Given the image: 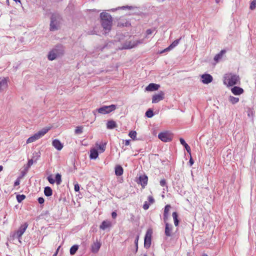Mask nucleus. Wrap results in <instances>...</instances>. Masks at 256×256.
I'll return each instance as SVG.
<instances>
[{
  "mask_svg": "<svg viewBox=\"0 0 256 256\" xmlns=\"http://www.w3.org/2000/svg\"><path fill=\"white\" fill-rule=\"evenodd\" d=\"M101 24L106 31V33L109 32L112 26V18L110 14L106 12H102L100 14Z\"/></svg>",
  "mask_w": 256,
  "mask_h": 256,
  "instance_id": "obj_1",
  "label": "nucleus"
},
{
  "mask_svg": "<svg viewBox=\"0 0 256 256\" xmlns=\"http://www.w3.org/2000/svg\"><path fill=\"white\" fill-rule=\"evenodd\" d=\"M64 49L62 45H57L48 53V58L50 60H54L64 54Z\"/></svg>",
  "mask_w": 256,
  "mask_h": 256,
  "instance_id": "obj_2",
  "label": "nucleus"
},
{
  "mask_svg": "<svg viewBox=\"0 0 256 256\" xmlns=\"http://www.w3.org/2000/svg\"><path fill=\"white\" fill-rule=\"evenodd\" d=\"M240 81V77L236 74H226L224 76V84L228 86H233L238 84Z\"/></svg>",
  "mask_w": 256,
  "mask_h": 256,
  "instance_id": "obj_3",
  "label": "nucleus"
},
{
  "mask_svg": "<svg viewBox=\"0 0 256 256\" xmlns=\"http://www.w3.org/2000/svg\"><path fill=\"white\" fill-rule=\"evenodd\" d=\"M60 15L53 14L50 18V31H54L58 30V26L60 23Z\"/></svg>",
  "mask_w": 256,
  "mask_h": 256,
  "instance_id": "obj_4",
  "label": "nucleus"
},
{
  "mask_svg": "<svg viewBox=\"0 0 256 256\" xmlns=\"http://www.w3.org/2000/svg\"><path fill=\"white\" fill-rule=\"evenodd\" d=\"M117 106L115 104H111L110 106H103L100 108L96 110V111L100 114H106L114 112Z\"/></svg>",
  "mask_w": 256,
  "mask_h": 256,
  "instance_id": "obj_5",
  "label": "nucleus"
},
{
  "mask_svg": "<svg viewBox=\"0 0 256 256\" xmlns=\"http://www.w3.org/2000/svg\"><path fill=\"white\" fill-rule=\"evenodd\" d=\"M152 230H148L146 234L144 240V246L146 248H148L151 244Z\"/></svg>",
  "mask_w": 256,
  "mask_h": 256,
  "instance_id": "obj_6",
  "label": "nucleus"
},
{
  "mask_svg": "<svg viewBox=\"0 0 256 256\" xmlns=\"http://www.w3.org/2000/svg\"><path fill=\"white\" fill-rule=\"evenodd\" d=\"M172 136L168 132H162L158 134V138L164 142H168L172 140Z\"/></svg>",
  "mask_w": 256,
  "mask_h": 256,
  "instance_id": "obj_7",
  "label": "nucleus"
},
{
  "mask_svg": "<svg viewBox=\"0 0 256 256\" xmlns=\"http://www.w3.org/2000/svg\"><path fill=\"white\" fill-rule=\"evenodd\" d=\"M28 224L27 222H24L23 224L21 225L18 230L15 233V235L16 238L19 240L20 239L22 238V236L28 228Z\"/></svg>",
  "mask_w": 256,
  "mask_h": 256,
  "instance_id": "obj_8",
  "label": "nucleus"
},
{
  "mask_svg": "<svg viewBox=\"0 0 256 256\" xmlns=\"http://www.w3.org/2000/svg\"><path fill=\"white\" fill-rule=\"evenodd\" d=\"M164 94L163 92L160 91L158 94L153 96L152 98V102L156 104L162 100L164 98Z\"/></svg>",
  "mask_w": 256,
  "mask_h": 256,
  "instance_id": "obj_9",
  "label": "nucleus"
},
{
  "mask_svg": "<svg viewBox=\"0 0 256 256\" xmlns=\"http://www.w3.org/2000/svg\"><path fill=\"white\" fill-rule=\"evenodd\" d=\"M202 78V82L204 84H208L212 81V76L208 74H204L201 76Z\"/></svg>",
  "mask_w": 256,
  "mask_h": 256,
  "instance_id": "obj_10",
  "label": "nucleus"
},
{
  "mask_svg": "<svg viewBox=\"0 0 256 256\" xmlns=\"http://www.w3.org/2000/svg\"><path fill=\"white\" fill-rule=\"evenodd\" d=\"M8 78H4L2 79L0 78V93L7 88L8 86Z\"/></svg>",
  "mask_w": 256,
  "mask_h": 256,
  "instance_id": "obj_11",
  "label": "nucleus"
},
{
  "mask_svg": "<svg viewBox=\"0 0 256 256\" xmlns=\"http://www.w3.org/2000/svg\"><path fill=\"white\" fill-rule=\"evenodd\" d=\"M142 13L140 7L129 6V15H140Z\"/></svg>",
  "mask_w": 256,
  "mask_h": 256,
  "instance_id": "obj_12",
  "label": "nucleus"
},
{
  "mask_svg": "<svg viewBox=\"0 0 256 256\" xmlns=\"http://www.w3.org/2000/svg\"><path fill=\"white\" fill-rule=\"evenodd\" d=\"M148 178L146 175L140 176L138 183L140 184L142 188H144L148 184Z\"/></svg>",
  "mask_w": 256,
  "mask_h": 256,
  "instance_id": "obj_13",
  "label": "nucleus"
},
{
  "mask_svg": "<svg viewBox=\"0 0 256 256\" xmlns=\"http://www.w3.org/2000/svg\"><path fill=\"white\" fill-rule=\"evenodd\" d=\"M172 226L170 224L168 223H166L165 224V231L164 233L166 236H172Z\"/></svg>",
  "mask_w": 256,
  "mask_h": 256,
  "instance_id": "obj_14",
  "label": "nucleus"
},
{
  "mask_svg": "<svg viewBox=\"0 0 256 256\" xmlns=\"http://www.w3.org/2000/svg\"><path fill=\"white\" fill-rule=\"evenodd\" d=\"M101 246V244L98 240L94 242L91 246V251L93 253H96L99 250Z\"/></svg>",
  "mask_w": 256,
  "mask_h": 256,
  "instance_id": "obj_15",
  "label": "nucleus"
},
{
  "mask_svg": "<svg viewBox=\"0 0 256 256\" xmlns=\"http://www.w3.org/2000/svg\"><path fill=\"white\" fill-rule=\"evenodd\" d=\"M160 87V86L158 84L151 83L146 88V91H154L158 90Z\"/></svg>",
  "mask_w": 256,
  "mask_h": 256,
  "instance_id": "obj_16",
  "label": "nucleus"
},
{
  "mask_svg": "<svg viewBox=\"0 0 256 256\" xmlns=\"http://www.w3.org/2000/svg\"><path fill=\"white\" fill-rule=\"evenodd\" d=\"M52 146L58 150H61L63 148V144L58 139H55L52 141Z\"/></svg>",
  "mask_w": 256,
  "mask_h": 256,
  "instance_id": "obj_17",
  "label": "nucleus"
},
{
  "mask_svg": "<svg viewBox=\"0 0 256 256\" xmlns=\"http://www.w3.org/2000/svg\"><path fill=\"white\" fill-rule=\"evenodd\" d=\"M144 40H136L134 41L130 40L129 42V49L132 48L136 46H137L138 44H140L143 43Z\"/></svg>",
  "mask_w": 256,
  "mask_h": 256,
  "instance_id": "obj_18",
  "label": "nucleus"
},
{
  "mask_svg": "<svg viewBox=\"0 0 256 256\" xmlns=\"http://www.w3.org/2000/svg\"><path fill=\"white\" fill-rule=\"evenodd\" d=\"M232 92L234 95H240L244 92V90L238 86H234L231 90Z\"/></svg>",
  "mask_w": 256,
  "mask_h": 256,
  "instance_id": "obj_19",
  "label": "nucleus"
},
{
  "mask_svg": "<svg viewBox=\"0 0 256 256\" xmlns=\"http://www.w3.org/2000/svg\"><path fill=\"white\" fill-rule=\"evenodd\" d=\"M112 226L111 222L108 220H104L100 225V228L102 230H104Z\"/></svg>",
  "mask_w": 256,
  "mask_h": 256,
  "instance_id": "obj_20",
  "label": "nucleus"
},
{
  "mask_svg": "<svg viewBox=\"0 0 256 256\" xmlns=\"http://www.w3.org/2000/svg\"><path fill=\"white\" fill-rule=\"evenodd\" d=\"M117 126L116 123L113 120L108 121L106 123V128L109 130L114 129Z\"/></svg>",
  "mask_w": 256,
  "mask_h": 256,
  "instance_id": "obj_21",
  "label": "nucleus"
},
{
  "mask_svg": "<svg viewBox=\"0 0 256 256\" xmlns=\"http://www.w3.org/2000/svg\"><path fill=\"white\" fill-rule=\"evenodd\" d=\"M49 130L50 128H44L36 134L37 135L38 138L39 139L44 136Z\"/></svg>",
  "mask_w": 256,
  "mask_h": 256,
  "instance_id": "obj_22",
  "label": "nucleus"
},
{
  "mask_svg": "<svg viewBox=\"0 0 256 256\" xmlns=\"http://www.w3.org/2000/svg\"><path fill=\"white\" fill-rule=\"evenodd\" d=\"M180 144H182L186 150L187 152L189 153L190 155V146L186 143L184 140L182 138H180Z\"/></svg>",
  "mask_w": 256,
  "mask_h": 256,
  "instance_id": "obj_23",
  "label": "nucleus"
},
{
  "mask_svg": "<svg viewBox=\"0 0 256 256\" xmlns=\"http://www.w3.org/2000/svg\"><path fill=\"white\" fill-rule=\"evenodd\" d=\"M226 52L224 50H222L218 54H216L214 57V60L218 62L222 57L223 55Z\"/></svg>",
  "mask_w": 256,
  "mask_h": 256,
  "instance_id": "obj_24",
  "label": "nucleus"
},
{
  "mask_svg": "<svg viewBox=\"0 0 256 256\" xmlns=\"http://www.w3.org/2000/svg\"><path fill=\"white\" fill-rule=\"evenodd\" d=\"M115 174L117 176H120L123 174V168L120 165H116L114 170Z\"/></svg>",
  "mask_w": 256,
  "mask_h": 256,
  "instance_id": "obj_25",
  "label": "nucleus"
},
{
  "mask_svg": "<svg viewBox=\"0 0 256 256\" xmlns=\"http://www.w3.org/2000/svg\"><path fill=\"white\" fill-rule=\"evenodd\" d=\"M98 156V152L96 149L94 148L90 150V157L91 159H96Z\"/></svg>",
  "mask_w": 256,
  "mask_h": 256,
  "instance_id": "obj_26",
  "label": "nucleus"
},
{
  "mask_svg": "<svg viewBox=\"0 0 256 256\" xmlns=\"http://www.w3.org/2000/svg\"><path fill=\"white\" fill-rule=\"evenodd\" d=\"M180 39H181V38L178 39L174 40L172 42V44H170L168 48H166V50H172V48H175L179 44Z\"/></svg>",
  "mask_w": 256,
  "mask_h": 256,
  "instance_id": "obj_27",
  "label": "nucleus"
},
{
  "mask_svg": "<svg viewBox=\"0 0 256 256\" xmlns=\"http://www.w3.org/2000/svg\"><path fill=\"white\" fill-rule=\"evenodd\" d=\"M44 194L46 196H51L52 194V189L50 186H46L44 190Z\"/></svg>",
  "mask_w": 256,
  "mask_h": 256,
  "instance_id": "obj_28",
  "label": "nucleus"
},
{
  "mask_svg": "<svg viewBox=\"0 0 256 256\" xmlns=\"http://www.w3.org/2000/svg\"><path fill=\"white\" fill-rule=\"evenodd\" d=\"M172 217L174 218V224L176 226H177L179 224V220L178 219V214L176 212H172Z\"/></svg>",
  "mask_w": 256,
  "mask_h": 256,
  "instance_id": "obj_29",
  "label": "nucleus"
},
{
  "mask_svg": "<svg viewBox=\"0 0 256 256\" xmlns=\"http://www.w3.org/2000/svg\"><path fill=\"white\" fill-rule=\"evenodd\" d=\"M96 148L100 150V153L103 152L106 150V143L100 144H96Z\"/></svg>",
  "mask_w": 256,
  "mask_h": 256,
  "instance_id": "obj_30",
  "label": "nucleus"
},
{
  "mask_svg": "<svg viewBox=\"0 0 256 256\" xmlns=\"http://www.w3.org/2000/svg\"><path fill=\"white\" fill-rule=\"evenodd\" d=\"M40 156V152H34L32 154V159H33L34 160V162H36V161L39 159Z\"/></svg>",
  "mask_w": 256,
  "mask_h": 256,
  "instance_id": "obj_31",
  "label": "nucleus"
},
{
  "mask_svg": "<svg viewBox=\"0 0 256 256\" xmlns=\"http://www.w3.org/2000/svg\"><path fill=\"white\" fill-rule=\"evenodd\" d=\"M78 245L75 244V245L72 246L70 248V254L71 255L74 254H76V251L78 250Z\"/></svg>",
  "mask_w": 256,
  "mask_h": 256,
  "instance_id": "obj_32",
  "label": "nucleus"
},
{
  "mask_svg": "<svg viewBox=\"0 0 256 256\" xmlns=\"http://www.w3.org/2000/svg\"><path fill=\"white\" fill-rule=\"evenodd\" d=\"M229 100L232 104H236L238 102L239 98H238L230 96L229 97Z\"/></svg>",
  "mask_w": 256,
  "mask_h": 256,
  "instance_id": "obj_33",
  "label": "nucleus"
},
{
  "mask_svg": "<svg viewBox=\"0 0 256 256\" xmlns=\"http://www.w3.org/2000/svg\"><path fill=\"white\" fill-rule=\"evenodd\" d=\"M56 180H55V182H56V184H60L62 182V176H61V174H60L58 173L56 175Z\"/></svg>",
  "mask_w": 256,
  "mask_h": 256,
  "instance_id": "obj_34",
  "label": "nucleus"
},
{
  "mask_svg": "<svg viewBox=\"0 0 256 256\" xmlns=\"http://www.w3.org/2000/svg\"><path fill=\"white\" fill-rule=\"evenodd\" d=\"M145 115L146 116H147L148 118H151L154 116V112L153 110L149 108L146 112Z\"/></svg>",
  "mask_w": 256,
  "mask_h": 256,
  "instance_id": "obj_35",
  "label": "nucleus"
},
{
  "mask_svg": "<svg viewBox=\"0 0 256 256\" xmlns=\"http://www.w3.org/2000/svg\"><path fill=\"white\" fill-rule=\"evenodd\" d=\"M25 198L26 196L24 194H18L16 196V200L19 203H20Z\"/></svg>",
  "mask_w": 256,
  "mask_h": 256,
  "instance_id": "obj_36",
  "label": "nucleus"
},
{
  "mask_svg": "<svg viewBox=\"0 0 256 256\" xmlns=\"http://www.w3.org/2000/svg\"><path fill=\"white\" fill-rule=\"evenodd\" d=\"M83 127L82 126H77L75 129L74 132L76 134H81L82 132Z\"/></svg>",
  "mask_w": 256,
  "mask_h": 256,
  "instance_id": "obj_37",
  "label": "nucleus"
},
{
  "mask_svg": "<svg viewBox=\"0 0 256 256\" xmlns=\"http://www.w3.org/2000/svg\"><path fill=\"white\" fill-rule=\"evenodd\" d=\"M34 162V160L32 158L28 160L27 165L26 166L24 169L28 170L31 166L32 165Z\"/></svg>",
  "mask_w": 256,
  "mask_h": 256,
  "instance_id": "obj_38",
  "label": "nucleus"
},
{
  "mask_svg": "<svg viewBox=\"0 0 256 256\" xmlns=\"http://www.w3.org/2000/svg\"><path fill=\"white\" fill-rule=\"evenodd\" d=\"M136 131H131L129 132V136L134 140L136 139Z\"/></svg>",
  "mask_w": 256,
  "mask_h": 256,
  "instance_id": "obj_39",
  "label": "nucleus"
},
{
  "mask_svg": "<svg viewBox=\"0 0 256 256\" xmlns=\"http://www.w3.org/2000/svg\"><path fill=\"white\" fill-rule=\"evenodd\" d=\"M256 8V0H252L250 4V8L251 10H254Z\"/></svg>",
  "mask_w": 256,
  "mask_h": 256,
  "instance_id": "obj_40",
  "label": "nucleus"
},
{
  "mask_svg": "<svg viewBox=\"0 0 256 256\" xmlns=\"http://www.w3.org/2000/svg\"><path fill=\"white\" fill-rule=\"evenodd\" d=\"M170 208H171V206L170 205H169V204L166 205L164 207V214H168Z\"/></svg>",
  "mask_w": 256,
  "mask_h": 256,
  "instance_id": "obj_41",
  "label": "nucleus"
},
{
  "mask_svg": "<svg viewBox=\"0 0 256 256\" xmlns=\"http://www.w3.org/2000/svg\"><path fill=\"white\" fill-rule=\"evenodd\" d=\"M128 6H119V7H118L117 8H116L112 9V12H114V11L116 10H124V9H128Z\"/></svg>",
  "mask_w": 256,
  "mask_h": 256,
  "instance_id": "obj_42",
  "label": "nucleus"
},
{
  "mask_svg": "<svg viewBox=\"0 0 256 256\" xmlns=\"http://www.w3.org/2000/svg\"><path fill=\"white\" fill-rule=\"evenodd\" d=\"M47 178L49 182L51 184H53L55 182V180L53 179V178L52 177V176H48Z\"/></svg>",
  "mask_w": 256,
  "mask_h": 256,
  "instance_id": "obj_43",
  "label": "nucleus"
},
{
  "mask_svg": "<svg viewBox=\"0 0 256 256\" xmlns=\"http://www.w3.org/2000/svg\"><path fill=\"white\" fill-rule=\"evenodd\" d=\"M148 200L150 204H153L154 202V200L152 196H148Z\"/></svg>",
  "mask_w": 256,
  "mask_h": 256,
  "instance_id": "obj_44",
  "label": "nucleus"
},
{
  "mask_svg": "<svg viewBox=\"0 0 256 256\" xmlns=\"http://www.w3.org/2000/svg\"><path fill=\"white\" fill-rule=\"evenodd\" d=\"M160 184L162 186H166V182L164 179H162V180H160Z\"/></svg>",
  "mask_w": 256,
  "mask_h": 256,
  "instance_id": "obj_45",
  "label": "nucleus"
},
{
  "mask_svg": "<svg viewBox=\"0 0 256 256\" xmlns=\"http://www.w3.org/2000/svg\"><path fill=\"white\" fill-rule=\"evenodd\" d=\"M74 189L76 192H78L80 190V185L78 183L76 182L74 184Z\"/></svg>",
  "mask_w": 256,
  "mask_h": 256,
  "instance_id": "obj_46",
  "label": "nucleus"
},
{
  "mask_svg": "<svg viewBox=\"0 0 256 256\" xmlns=\"http://www.w3.org/2000/svg\"><path fill=\"white\" fill-rule=\"evenodd\" d=\"M150 207V204L147 202H145L143 205V208L145 210H148Z\"/></svg>",
  "mask_w": 256,
  "mask_h": 256,
  "instance_id": "obj_47",
  "label": "nucleus"
},
{
  "mask_svg": "<svg viewBox=\"0 0 256 256\" xmlns=\"http://www.w3.org/2000/svg\"><path fill=\"white\" fill-rule=\"evenodd\" d=\"M35 140H34L33 137L32 136L30 137L27 140H26V143L27 144H29V143H30V142H34Z\"/></svg>",
  "mask_w": 256,
  "mask_h": 256,
  "instance_id": "obj_48",
  "label": "nucleus"
},
{
  "mask_svg": "<svg viewBox=\"0 0 256 256\" xmlns=\"http://www.w3.org/2000/svg\"><path fill=\"white\" fill-rule=\"evenodd\" d=\"M38 203L40 204H42L44 202V200L42 197L38 198Z\"/></svg>",
  "mask_w": 256,
  "mask_h": 256,
  "instance_id": "obj_49",
  "label": "nucleus"
},
{
  "mask_svg": "<svg viewBox=\"0 0 256 256\" xmlns=\"http://www.w3.org/2000/svg\"><path fill=\"white\" fill-rule=\"evenodd\" d=\"M154 30L148 29L146 31V34L147 36L151 34L154 31Z\"/></svg>",
  "mask_w": 256,
  "mask_h": 256,
  "instance_id": "obj_50",
  "label": "nucleus"
},
{
  "mask_svg": "<svg viewBox=\"0 0 256 256\" xmlns=\"http://www.w3.org/2000/svg\"><path fill=\"white\" fill-rule=\"evenodd\" d=\"M168 220V214H164V220L165 224L166 223H168L167 222Z\"/></svg>",
  "mask_w": 256,
  "mask_h": 256,
  "instance_id": "obj_51",
  "label": "nucleus"
},
{
  "mask_svg": "<svg viewBox=\"0 0 256 256\" xmlns=\"http://www.w3.org/2000/svg\"><path fill=\"white\" fill-rule=\"evenodd\" d=\"M190 159L189 160V163H190V166H192L194 164V160H193V159L192 158L191 156V154L190 155Z\"/></svg>",
  "mask_w": 256,
  "mask_h": 256,
  "instance_id": "obj_52",
  "label": "nucleus"
},
{
  "mask_svg": "<svg viewBox=\"0 0 256 256\" xmlns=\"http://www.w3.org/2000/svg\"><path fill=\"white\" fill-rule=\"evenodd\" d=\"M117 216V214L116 212H112V216L113 218H116Z\"/></svg>",
  "mask_w": 256,
  "mask_h": 256,
  "instance_id": "obj_53",
  "label": "nucleus"
},
{
  "mask_svg": "<svg viewBox=\"0 0 256 256\" xmlns=\"http://www.w3.org/2000/svg\"><path fill=\"white\" fill-rule=\"evenodd\" d=\"M88 34H98L97 32L95 30H92L90 32H88Z\"/></svg>",
  "mask_w": 256,
  "mask_h": 256,
  "instance_id": "obj_54",
  "label": "nucleus"
},
{
  "mask_svg": "<svg viewBox=\"0 0 256 256\" xmlns=\"http://www.w3.org/2000/svg\"><path fill=\"white\" fill-rule=\"evenodd\" d=\"M138 238H139L138 236H137L134 240V242L136 244V248H138Z\"/></svg>",
  "mask_w": 256,
  "mask_h": 256,
  "instance_id": "obj_55",
  "label": "nucleus"
},
{
  "mask_svg": "<svg viewBox=\"0 0 256 256\" xmlns=\"http://www.w3.org/2000/svg\"><path fill=\"white\" fill-rule=\"evenodd\" d=\"M19 184H20V181L18 180H16L14 183V186H18Z\"/></svg>",
  "mask_w": 256,
  "mask_h": 256,
  "instance_id": "obj_56",
  "label": "nucleus"
},
{
  "mask_svg": "<svg viewBox=\"0 0 256 256\" xmlns=\"http://www.w3.org/2000/svg\"><path fill=\"white\" fill-rule=\"evenodd\" d=\"M34 139V140L36 141V140H38V137L37 136V135L36 134H34L32 136Z\"/></svg>",
  "mask_w": 256,
  "mask_h": 256,
  "instance_id": "obj_57",
  "label": "nucleus"
},
{
  "mask_svg": "<svg viewBox=\"0 0 256 256\" xmlns=\"http://www.w3.org/2000/svg\"><path fill=\"white\" fill-rule=\"evenodd\" d=\"M166 50V48H165L164 50H163L162 51V52H160V53H163V52H168V51H169V50Z\"/></svg>",
  "mask_w": 256,
  "mask_h": 256,
  "instance_id": "obj_58",
  "label": "nucleus"
},
{
  "mask_svg": "<svg viewBox=\"0 0 256 256\" xmlns=\"http://www.w3.org/2000/svg\"><path fill=\"white\" fill-rule=\"evenodd\" d=\"M124 142H125V145L128 146V140H126Z\"/></svg>",
  "mask_w": 256,
  "mask_h": 256,
  "instance_id": "obj_59",
  "label": "nucleus"
},
{
  "mask_svg": "<svg viewBox=\"0 0 256 256\" xmlns=\"http://www.w3.org/2000/svg\"><path fill=\"white\" fill-rule=\"evenodd\" d=\"M60 246H59L58 248H57V250H56V252H57V254H58V250H59V249H60Z\"/></svg>",
  "mask_w": 256,
  "mask_h": 256,
  "instance_id": "obj_60",
  "label": "nucleus"
},
{
  "mask_svg": "<svg viewBox=\"0 0 256 256\" xmlns=\"http://www.w3.org/2000/svg\"><path fill=\"white\" fill-rule=\"evenodd\" d=\"M60 246H59L58 248H57V250H56V252H57V254H58V250H59V249H60Z\"/></svg>",
  "mask_w": 256,
  "mask_h": 256,
  "instance_id": "obj_61",
  "label": "nucleus"
},
{
  "mask_svg": "<svg viewBox=\"0 0 256 256\" xmlns=\"http://www.w3.org/2000/svg\"><path fill=\"white\" fill-rule=\"evenodd\" d=\"M3 170V166H0V172L2 171Z\"/></svg>",
  "mask_w": 256,
  "mask_h": 256,
  "instance_id": "obj_62",
  "label": "nucleus"
},
{
  "mask_svg": "<svg viewBox=\"0 0 256 256\" xmlns=\"http://www.w3.org/2000/svg\"><path fill=\"white\" fill-rule=\"evenodd\" d=\"M13 0L14 1L16 2H20V0Z\"/></svg>",
  "mask_w": 256,
  "mask_h": 256,
  "instance_id": "obj_63",
  "label": "nucleus"
},
{
  "mask_svg": "<svg viewBox=\"0 0 256 256\" xmlns=\"http://www.w3.org/2000/svg\"><path fill=\"white\" fill-rule=\"evenodd\" d=\"M202 256H208V255L206 254H203Z\"/></svg>",
  "mask_w": 256,
  "mask_h": 256,
  "instance_id": "obj_64",
  "label": "nucleus"
}]
</instances>
